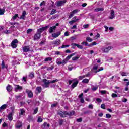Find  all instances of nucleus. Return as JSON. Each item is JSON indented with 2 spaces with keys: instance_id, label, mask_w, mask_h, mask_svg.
<instances>
[{
  "instance_id": "39",
  "label": "nucleus",
  "mask_w": 129,
  "mask_h": 129,
  "mask_svg": "<svg viewBox=\"0 0 129 129\" xmlns=\"http://www.w3.org/2000/svg\"><path fill=\"white\" fill-rule=\"evenodd\" d=\"M42 121H43V118H41V117H38L37 122H42Z\"/></svg>"
},
{
  "instance_id": "28",
  "label": "nucleus",
  "mask_w": 129,
  "mask_h": 129,
  "mask_svg": "<svg viewBox=\"0 0 129 129\" xmlns=\"http://www.w3.org/2000/svg\"><path fill=\"white\" fill-rule=\"evenodd\" d=\"M77 84H78V81L74 82L72 85V88H74V87H76V86H77Z\"/></svg>"
},
{
  "instance_id": "5",
  "label": "nucleus",
  "mask_w": 129,
  "mask_h": 129,
  "mask_svg": "<svg viewBox=\"0 0 129 129\" xmlns=\"http://www.w3.org/2000/svg\"><path fill=\"white\" fill-rule=\"evenodd\" d=\"M43 82H44V83L43 85V86L44 87H45V88L49 87V84H51L50 81H49L47 79H43Z\"/></svg>"
},
{
  "instance_id": "30",
  "label": "nucleus",
  "mask_w": 129,
  "mask_h": 129,
  "mask_svg": "<svg viewBox=\"0 0 129 129\" xmlns=\"http://www.w3.org/2000/svg\"><path fill=\"white\" fill-rule=\"evenodd\" d=\"M75 55V53H72L71 55L68 56L66 59L68 61L69 60H70V59L72 57H73V56H74Z\"/></svg>"
},
{
  "instance_id": "18",
  "label": "nucleus",
  "mask_w": 129,
  "mask_h": 129,
  "mask_svg": "<svg viewBox=\"0 0 129 129\" xmlns=\"http://www.w3.org/2000/svg\"><path fill=\"white\" fill-rule=\"evenodd\" d=\"M56 27L55 26H53L52 27H50L49 28V33H53L54 32V30H56Z\"/></svg>"
},
{
  "instance_id": "60",
  "label": "nucleus",
  "mask_w": 129,
  "mask_h": 129,
  "mask_svg": "<svg viewBox=\"0 0 129 129\" xmlns=\"http://www.w3.org/2000/svg\"><path fill=\"white\" fill-rule=\"evenodd\" d=\"M77 47L78 48H79V49H82L83 48V46H82V45H80L79 44H77Z\"/></svg>"
},
{
  "instance_id": "46",
  "label": "nucleus",
  "mask_w": 129,
  "mask_h": 129,
  "mask_svg": "<svg viewBox=\"0 0 129 129\" xmlns=\"http://www.w3.org/2000/svg\"><path fill=\"white\" fill-rule=\"evenodd\" d=\"M1 66H2V68L3 69H5V61L4 60L2 61Z\"/></svg>"
},
{
  "instance_id": "22",
  "label": "nucleus",
  "mask_w": 129,
  "mask_h": 129,
  "mask_svg": "<svg viewBox=\"0 0 129 129\" xmlns=\"http://www.w3.org/2000/svg\"><path fill=\"white\" fill-rule=\"evenodd\" d=\"M6 89H7V91L10 92L12 91V90H13V87H12V86H11L10 85H8L6 88Z\"/></svg>"
},
{
  "instance_id": "53",
  "label": "nucleus",
  "mask_w": 129,
  "mask_h": 129,
  "mask_svg": "<svg viewBox=\"0 0 129 129\" xmlns=\"http://www.w3.org/2000/svg\"><path fill=\"white\" fill-rule=\"evenodd\" d=\"M44 5H46V2L43 1L40 3V7H42V6H44Z\"/></svg>"
},
{
  "instance_id": "47",
  "label": "nucleus",
  "mask_w": 129,
  "mask_h": 129,
  "mask_svg": "<svg viewBox=\"0 0 129 129\" xmlns=\"http://www.w3.org/2000/svg\"><path fill=\"white\" fill-rule=\"evenodd\" d=\"M17 18H19V15L18 14H15V16L13 17V20H16Z\"/></svg>"
},
{
  "instance_id": "36",
  "label": "nucleus",
  "mask_w": 129,
  "mask_h": 129,
  "mask_svg": "<svg viewBox=\"0 0 129 129\" xmlns=\"http://www.w3.org/2000/svg\"><path fill=\"white\" fill-rule=\"evenodd\" d=\"M120 73H121V75H122V76H127V75H128V73H125V72H122Z\"/></svg>"
},
{
  "instance_id": "16",
  "label": "nucleus",
  "mask_w": 129,
  "mask_h": 129,
  "mask_svg": "<svg viewBox=\"0 0 129 129\" xmlns=\"http://www.w3.org/2000/svg\"><path fill=\"white\" fill-rule=\"evenodd\" d=\"M15 91L17 90H22L23 89V87L20 86L19 85H15Z\"/></svg>"
},
{
  "instance_id": "13",
  "label": "nucleus",
  "mask_w": 129,
  "mask_h": 129,
  "mask_svg": "<svg viewBox=\"0 0 129 129\" xmlns=\"http://www.w3.org/2000/svg\"><path fill=\"white\" fill-rule=\"evenodd\" d=\"M60 35H61V32L59 31L57 33H53L52 37H53V38H58Z\"/></svg>"
},
{
  "instance_id": "62",
  "label": "nucleus",
  "mask_w": 129,
  "mask_h": 129,
  "mask_svg": "<svg viewBox=\"0 0 129 129\" xmlns=\"http://www.w3.org/2000/svg\"><path fill=\"white\" fill-rule=\"evenodd\" d=\"M101 108H102V109H105V104H101Z\"/></svg>"
},
{
  "instance_id": "9",
  "label": "nucleus",
  "mask_w": 129,
  "mask_h": 129,
  "mask_svg": "<svg viewBox=\"0 0 129 129\" xmlns=\"http://www.w3.org/2000/svg\"><path fill=\"white\" fill-rule=\"evenodd\" d=\"M66 4V0L59 1L57 3V7H62L63 5Z\"/></svg>"
},
{
  "instance_id": "12",
  "label": "nucleus",
  "mask_w": 129,
  "mask_h": 129,
  "mask_svg": "<svg viewBox=\"0 0 129 129\" xmlns=\"http://www.w3.org/2000/svg\"><path fill=\"white\" fill-rule=\"evenodd\" d=\"M23 126V123L20 121H17V124L16 125V128L19 129L20 127Z\"/></svg>"
},
{
  "instance_id": "59",
  "label": "nucleus",
  "mask_w": 129,
  "mask_h": 129,
  "mask_svg": "<svg viewBox=\"0 0 129 129\" xmlns=\"http://www.w3.org/2000/svg\"><path fill=\"white\" fill-rule=\"evenodd\" d=\"M100 93L101 94H106V91H105V90L101 91Z\"/></svg>"
},
{
  "instance_id": "17",
  "label": "nucleus",
  "mask_w": 129,
  "mask_h": 129,
  "mask_svg": "<svg viewBox=\"0 0 129 129\" xmlns=\"http://www.w3.org/2000/svg\"><path fill=\"white\" fill-rule=\"evenodd\" d=\"M26 14L27 13L26 11H24L22 13V16L20 17V19H21V20H25L26 19Z\"/></svg>"
},
{
  "instance_id": "45",
  "label": "nucleus",
  "mask_w": 129,
  "mask_h": 129,
  "mask_svg": "<svg viewBox=\"0 0 129 129\" xmlns=\"http://www.w3.org/2000/svg\"><path fill=\"white\" fill-rule=\"evenodd\" d=\"M78 59H79V57L77 56H75L72 58L73 61H76V60H78Z\"/></svg>"
},
{
  "instance_id": "15",
  "label": "nucleus",
  "mask_w": 129,
  "mask_h": 129,
  "mask_svg": "<svg viewBox=\"0 0 129 129\" xmlns=\"http://www.w3.org/2000/svg\"><path fill=\"white\" fill-rule=\"evenodd\" d=\"M41 38V35L39 33H36L34 35V40H39Z\"/></svg>"
},
{
  "instance_id": "31",
  "label": "nucleus",
  "mask_w": 129,
  "mask_h": 129,
  "mask_svg": "<svg viewBox=\"0 0 129 129\" xmlns=\"http://www.w3.org/2000/svg\"><path fill=\"white\" fill-rule=\"evenodd\" d=\"M52 57H47L45 58L44 61L45 62H49V61H52Z\"/></svg>"
},
{
  "instance_id": "21",
  "label": "nucleus",
  "mask_w": 129,
  "mask_h": 129,
  "mask_svg": "<svg viewBox=\"0 0 129 129\" xmlns=\"http://www.w3.org/2000/svg\"><path fill=\"white\" fill-rule=\"evenodd\" d=\"M67 115L69 116H72V115H74L75 114V112L74 111H72L71 112H67Z\"/></svg>"
},
{
  "instance_id": "49",
  "label": "nucleus",
  "mask_w": 129,
  "mask_h": 129,
  "mask_svg": "<svg viewBox=\"0 0 129 129\" xmlns=\"http://www.w3.org/2000/svg\"><path fill=\"white\" fill-rule=\"evenodd\" d=\"M27 78H28L27 77H23L22 81H24V82H27Z\"/></svg>"
},
{
  "instance_id": "58",
  "label": "nucleus",
  "mask_w": 129,
  "mask_h": 129,
  "mask_svg": "<svg viewBox=\"0 0 129 129\" xmlns=\"http://www.w3.org/2000/svg\"><path fill=\"white\" fill-rule=\"evenodd\" d=\"M96 101L97 102L100 103V102H102V100H101L100 98H97Z\"/></svg>"
},
{
  "instance_id": "61",
  "label": "nucleus",
  "mask_w": 129,
  "mask_h": 129,
  "mask_svg": "<svg viewBox=\"0 0 129 129\" xmlns=\"http://www.w3.org/2000/svg\"><path fill=\"white\" fill-rule=\"evenodd\" d=\"M97 43H96V42H92L90 44V46H94L95 45H96Z\"/></svg>"
},
{
  "instance_id": "33",
  "label": "nucleus",
  "mask_w": 129,
  "mask_h": 129,
  "mask_svg": "<svg viewBox=\"0 0 129 129\" xmlns=\"http://www.w3.org/2000/svg\"><path fill=\"white\" fill-rule=\"evenodd\" d=\"M25 109H20V113H19V115H24V113H25Z\"/></svg>"
},
{
  "instance_id": "52",
  "label": "nucleus",
  "mask_w": 129,
  "mask_h": 129,
  "mask_svg": "<svg viewBox=\"0 0 129 129\" xmlns=\"http://www.w3.org/2000/svg\"><path fill=\"white\" fill-rule=\"evenodd\" d=\"M77 122H82V118H80L79 119H77Z\"/></svg>"
},
{
  "instance_id": "29",
  "label": "nucleus",
  "mask_w": 129,
  "mask_h": 129,
  "mask_svg": "<svg viewBox=\"0 0 129 129\" xmlns=\"http://www.w3.org/2000/svg\"><path fill=\"white\" fill-rule=\"evenodd\" d=\"M100 11H102H102H104V9H103L102 8H98L95 9V12H100Z\"/></svg>"
},
{
  "instance_id": "63",
  "label": "nucleus",
  "mask_w": 129,
  "mask_h": 129,
  "mask_svg": "<svg viewBox=\"0 0 129 129\" xmlns=\"http://www.w3.org/2000/svg\"><path fill=\"white\" fill-rule=\"evenodd\" d=\"M63 120H60L59 122V125H62L63 124Z\"/></svg>"
},
{
  "instance_id": "27",
  "label": "nucleus",
  "mask_w": 129,
  "mask_h": 129,
  "mask_svg": "<svg viewBox=\"0 0 129 129\" xmlns=\"http://www.w3.org/2000/svg\"><path fill=\"white\" fill-rule=\"evenodd\" d=\"M36 90L38 93H41V92H42V87H37L36 88Z\"/></svg>"
},
{
  "instance_id": "37",
  "label": "nucleus",
  "mask_w": 129,
  "mask_h": 129,
  "mask_svg": "<svg viewBox=\"0 0 129 129\" xmlns=\"http://www.w3.org/2000/svg\"><path fill=\"white\" fill-rule=\"evenodd\" d=\"M58 17H59V15H58L57 14H55L51 17V20H54V19L58 18Z\"/></svg>"
},
{
  "instance_id": "51",
  "label": "nucleus",
  "mask_w": 129,
  "mask_h": 129,
  "mask_svg": "<svg viewBox=\"0 0 129 129\" xmlns=\"http://www.w3.org/2000/svg\"><path fill=\"white\" fill-rule=\"evenodd\" d=\"M98 88V87H94L93 86L92 90H93V91H95L96 90H97V89Z\"/></svg>"
},
{
  "instance_id": "44",
  "label": "nucleus",
  "mask_w": 129,
  "mask_h": 129,
  "mask_svg": "<svg viewBox=\"0 0 129 129\" xmlns=\"http://www.w3.org/2000/svg\"><path fill=\"white\" fill-rule=\"evenodd\" d=\"M111 96H112V97H113V98H114L115 97H118V96H117V95L115 93H112Z\"/></svg>"
},
{
  "instance_id": "48",
  "label": "nucleus",
  "mask_w": 129,
  "mask_h": 129,
  "mask_svg": "<svg viewBox=\"0 0 129 129\" xmlns=\"http://www.w3.org/2000/svg\"><path fill=\"white\" fill-rule=\"evenodd\" d=\"M86 76L85 75H83L82 76H79V79H80V80H82L83 78H85Z\"/></svg>"
},
{
  "instance_id": "57",
  "label": "nucleus",
  "mask_w": 129,
  "mask_h": 129,
  "mask_svg": "<svg viewBox=\"0 0 129 129\" xmlns=\"http://www.w3.org/2000/svg\"><path fill=\"white\" fill-rule=\"evenodd\" d=\"M58 105V103H55V104H52L51 105V107H56Z\"/></svg>"
},
{
  "instance_id": "3",
  "label": "nucleus",
  "mask_w": 129,
  "mask_h": 129,
  "mask_svg": "<svg viewBox=\"0 0 129 129\" xmlns=\"http://www.w3.org/2000/svg\"><path fill=\"white\" fill-rule=\"evenodd\" d=\"M112 47L109 46L105 48H102L101 50L103 51V53H108L110 50H111Z\"/></svg>"
},
{
  "instance_id": "20",
  "label": "nucleus",
  "mask_w": 129,
  "mask_h": 129,
  "mask_svg": "<svg viewBox=\"0 0 129 129\" xmlns=\"http://www.w3.org/2000/svg\"><path fill=\"white\" fill-rule=\"evenodd\" d=\"M23 52H29L30 51V47L29 46H25L23 48Z\"/></svg>"
},
{
  "instance_id": "23",
  "label": "nucleus",
  "mask_w": 129,
  "mask_h": 129,
  "mask_svg": "<svg viewBox=\"0 0 129 129\" xmlns=\"http://www.w3.org/2000/svg\"><path fill=\"white\" fill-rule=\"evenodd\" d=\"M61 60H62L61 58H58L56 59V63L57 65H61V64H62Z\"/></svg>"
},
{
  "instance_id": "40",
  "label": "nucleus",
  "mask_w": 129,
  "mask_h": 129,
  "mask_svg": "<svg viewBox=\"0 0 129 129\" xmlns=\"http://www.w3.org/2000/svg\"><path fill=\"white\" fill-rule=\"evenodd\" d=\"M67 62H68V61L65 59L64 60H62V65H63V66H64V65H65V64H66V63H67Z\"/></svg>"
},
{
  "instance_id": "4",
  "label": "nucleus",
  "mask_w": 129,
  "mask_h": 129,
  "mask_svg": "<svg viewBox=\"0 0 129 129\" xmlns=\"http://www.w3.org/2000/svg\"><path fill=\"white\" fill-rule=\"evenodd\" d=\"M19 43L17 39H14L11 43V47L15 48L17 47V44Z\"/></svg>"
},
{
  "instance_id": "14",
  "label": "nucleus",
  "mask_w": 129,
  "mask_h": 129,
  "mask_svg": "<svg viewBox=\"0 0 129 129\" xmlns=\"http://www.w3.org/2000/svg\"><path fill=\"white\" fill-rule=\"evenodd\" d=\"M83 93H81L78 96L79 98L80 99V102H81V103H84V99H83Z\"/></svg>"
},
{
  "instance_id": "54",
  "label": "nucleus",
  "mask_w": 129,
  "mask_h": 129,
  "mask_svg": "<svg viewBox=\"0 0 129 129\" xmlns=\"http://www.w3.org/2000/svg\"><path fill=\"white\" fill-rule=\"evenodd\" d=\"M106 118H110V117H111V115H110V114H106Z\"/></svg>"
},
{
  "instance_id": "55",
  "label": "nucleus",
  "mask_w": 129,
  "mask_h": 129,
  "mask_svg": "<svg viewBox=\"0 0 129 129\" xmlns=\"http://www.w3.org/2000/svg\"><path fill=\"white\" fill-rule=\"evenodd\" d=\"M88 108H89L90 109H93V105H92V104L89 105Z\"/></svg>"
},
{
  "instance_id": "1",
  "label": "nucleus",
  "mask_w": 129,
  "mask_h": 129,
  "mask_svg": "<svg viewBox=\"0 0 129 129\" xmlns=\"http://www.w3.org/2000/svg\"><path fill=\"white\" fill-rule=\"evenodd\" d=\"M11 112H10L8 115V120L10 121L13 120V116L15 114V108L11 107Z\"/></svg>"
},
{
  "instance_id": "56",
  "label": "nucleus",
  "mask_w": 129,
  "mask_h": 129,
  "mask_svg": "<svg viewBox=\"0 0 129 129\" xmlns=\"http://www.w3.org/2000/svg\"><path fill=\"white\" fill-rule=\"evenodd\" d=\"M55 55H61L62 54V52L60 51H55Z\"/></svg>"
},
{
  "instance_id": "41",
  "label": "nucleus",
  "mask_w": 129,
  "mask_h": 129,
  "mask_svg": "<svg viewBox=\"0 0 129 129\" xmlns=\"http://www.w3.org/2000/svg\"><path fill=\"white\" fill-rule=\"evenodd\" d=\"M86 41L88 42H92V39H91V38L90 37H88L86 38Z\"/></svg>"
},
{
  "instance_id": "7",
  "label": "nucleus",
  "mask_w": 129,
  "mask_h": 129,
  "mask_svg": "<svg viewBox=\"0 0 129 129\" xmlns=\"http://www.w3.org/2000/svg\"><path fill=\"white\" fill-rule=\"evenodd\" d=\"M78 13V9H75L73 10V11L70 12V15L69 16V19H71L75 14Z\"/></svg>"
},
{
  "instance_id": "38",
  "label": "nucleus",
  "mask_w": 129,
  "mask_h": 129,
  "mask_svg": "<svg viewBox=\"0 0 129 129\" xmlns=\"http://www.w3.org/2000/svg\"><path fill=\"white\" fill-rule=\"evenodd\" d=\"M5 11L6 10H5V9H2L0 8V15H4L5 14Z\"/></svg>"
},
{
  "instance_id": "32",
  "label": "nucleus",
  "mask_w": 129,
  "mask_h": 129,
  "mask_svg": "<svg viewBox=\"0 0 129 129\" xmlns=\"http://www.w3.org/2000/svg\"><path fill=\"white\" fill-rule=\"evenodd\" d=\"M54 69V66H51L50 67H48L47 68V71H51Z\"/></svg>"
},
{
  "instance_id": "11",
  "label": "nucleus",
  "mask_w": 129,
  "mask_h": 129,
  "mask_svg": "<svg viewBox=\"0 0 129 129\" xmlns=\"http://www.w3.org/2000/svg\"><path fill=\"white\" fill-rule=\"evenodd\" d=\"M110 15L109 17V19L112 20V19H114V18L115 17V15H114V10H111L110 11Z\"/></svg>"
},
{
  "instance_id": "35",
  "label": "nucleus",
  "mask_w": 129,
  "mask_h": 129,
  "mask_svg": "<svg viewBox=\"0 0 129 129\" xmlns=\"http://www.w3.org/2000/svg\"><path fill=\"white\" fill-rule=\"evenodd\" d=\"M57 13V10L52 9L51 12L50 13V15H54V14H56Z\"/></svg>"
},
{
  "instance_id": "25",
  "label": "nucleus",
  "mask_w": 129,
  "mask_h": 129,
  "mask_svg": "<svg viewBox=\"0 0 129 129\" xmlns=\"http://www.w3.org/2000/svg\"><path fill=\"white\" fill-rule=\"evenodd\" d=\"M79 20V19H76V20H72L69 21V24L70 25H71V26H72V25H73V24H74V23H76V22H77V21Z\"/></svg>"
},
{
  "instance_id": "10",
  "label": "nucleus",
  "mask_w": 129,
  "mask_h": 129,
  "mask_svg": "<svg viewBox=\"0 0 129 129\" xmlns=\"http://www.w3.org/2000/svg\"><path fill=\"white\" fill-rule=\"evenodd\" d=\"M58 114L61 117H66V115H67V112L61 111L58 112Z\"/></svg>"
},
{
  "instance_id": "24",
  "label": "nucleus",
  "mask_w": 129,
  "mask_h": 129,
  "mask_svg": "<svg viewBox=\"0 0 129 129\" xmlns=\"http://www.w3.org/2000/svg\"><path fill=\"white\" fill-rule=\"evenodd\" d=\"M29 77L30 79H33L35 77V74L33 72H31L29 75Z\"/></svg>"
},
{
  "instance_id": "50",
  "label": "nucleus",
  "mask_w": 129,
  "mask_h": 129,
  "mask_svg": "<svg viewBox=\"0 0 129 129\" xmlns=\"http://www.w3.org/2000/svg\"><path fill=\"white\" fill-rule=\"evenodd\" d=\"M69 46H70V45H62V46H61V48L62 49H63V48H67V47H69Z\"/></svg>"
},
{
  "instance_id": "34",
  "label": "nucleus",
  "mask_w": 129,
  "mask_h": 129,
  "mask_svg": "<svg viewBox=\"0 0 129 129\" xmlns=\"http://www.w3.org/2000/svg\"><path fill=\"white\" fill-rule=\"evenodd\" d=\"M82 83H88L89 82V80L87 79H85L82 81Z\"/></svg>"
},
{
  "instance_id": "8",
  "label": "nucleus",
  "mask_w": 129,
  "mask_h": 129,
  "mask_svg": "<svg viewBox=\"0 0 129 129\" xmlns=\"http://www.w3.org/2000/svg\"><path fill=\"white\" fill-rule=\"evenodd\" d=\"M51 43L53 45H55V46H59L61 45V40L60 39H56L52 41Z\"/></svg>"
},
{
  "instance_id": "2",
  "label": "nucleus",
  "mask_w": 129,
  "mask_h": 129,
  "mask_svg": "<svg viewBox=\"0 0 129 129\" xmlns=\"http://www.w3.org/2000/svg\"><path fill=\"white\" fill-rule=\"evenodd\" d=\"M49 25L46 26L44 27H42L41 28H39V29H38L37 30V33L39 34V35H41V34H42V32H44V31L46 30V29H48V28H49Z\"/></svg>"
},
{
  "instance_id": "42",
  "label": "nucleus",
  "mask_w": 129,
  "mask_h": 129,
  "mask_svg": "<svg viewBox=\"0 0 129 129\" xmlns=\"http://www.w3.org/2000/svg\"><path fill=\"white\" fill-rule=\"evenodd\" d=\"M103 67H101L100 69H99L97 71H96L95 72V73H97V72H99L100 71L103 70Z\"/></svg>"
},
{
  "instance_id": "64",
  "label": "nucleus",
  "mask_w": 129,
  "mask_h": 129,
  "mask_svg": "<svg viewBox=\"0 0 129 129\" xmlns=\"http://www.w3.org/2000/svg\"><path fill=\"white\" fill-rule=\"evenodd\" d=\"M37 112H38V108H36L34 110L33 114H36L37 113Z\"/></svg>"
},
{
  "instance_id": "6",
  "label": "nucleus",
  "mask_w": 129,
  "mask_h": 129,
  "mask_svg": "<svg viewBox=\"0 0 129 129\" xmlns=\"http://www.w3.org/2000/svg\"><path fill=\"white\" fill-rule=\"evenodd\" d=\"M26 92L28 94V97H29V98H33V97H34V95L33 94V92H32V91L26 89Z\"/></svg>"
},
{
  "instance_id": "19",
  "label": "nucleus",
  "mask_w": 129,
  "mask_h": 129,
  "mask_svg": "<svg viewBox=\"0 0 129 129\" xmlns=\"http://www.w3.org/2000/svg\"><path fill=\"white\" fill-rule=\"evenodd\" d=\"M43 128H46V127H50V124L44 122L42 125Z\"/></svg>"
},
{
  "instance_id": "26",
  "label": "nucleus",
  "mask_w": 129,
  "mask_h": 129,
  "mask_svg": "<svg viewBox=\"0 0 129 129\" xmlns=\"http://www.w3.org/2000/svg\"><path fill=\"white\" fill-rule=\"evenodd\" d=\"M8 105L4 104L0 107V110H4L7 108Z\"/></svg>"
},
{
  "instance_id": "43",
  "label": "nucleus",
  "mask_w": 129,
  "mask_h": 129,
  "mask_svg": "<svg viewBox=\"0 0 129 129\" xmlns=\"http://www.w3.org/2000/svg\"><path fill=\"white\" fill-rule=\"evenodd\" d=\"M59 81V80L58 79H55V80H53L50 82V83H55L56 82H58Z\"/></svg>"
}]
</instances>
